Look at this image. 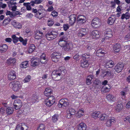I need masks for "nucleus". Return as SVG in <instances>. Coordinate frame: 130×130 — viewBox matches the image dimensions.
Masks as SVG:
<instances>
[{
    "label": "nucleus",
    "instance_id": "1",
    "mask_svg": "<svg viewBox=\"0 0 130 130\" xmlns=\"http://www.w3.org/2000/svg\"><path fill=\"white\" fill-rule=\"evenodd\" d=\"M66 72V70L63 67H60L58 70L53 71L52 74V77L55 80H59L63 78Z\"/></svg>",
    "mask_w": 130,
    "mask_h": 130
},
{
    "label": "nucleus",
    "instance_id": "2",
    "mask_svg": "<svg viewBox=\"0 0 130 130\" xmlns=\"http://www.w3.org/2000/svg\"><path fill=\"white\" fill-rule=\"evenodd\" d=\"M9 86L15 91H19L21 87L20 82L17 81H14L10 82L9 84Z\"/></svg>",
    "mask_w": 130,
    "mask_h": 130
},
{
    "label": "nucleus",
    "instance_id": "3",
    "mask_svg": "<svg viewBox=\"0 0 130 130\" xmlns=\"http://www.w3.org/2000/svg\"><path fill=\"white\" fill-rule=\"evenodd\" d=\"M12 41L14 43H16L19 40L21 42H22L24 45H25L26 44L27 40L24 39L21 37H17L15 35H13L12 36Z\"/></svg>",
    "mask_w": 130,
    "mask_h": 130
},
{
    "label": "nucleus",
    "instance_id": "4",
    "mask_svg": "<svg viewBox=\"0 0 130 130\" xmlns=\"http://www.w3.org/2000/svg\"><path fill=\"white\" fill-rule=\"evenodd\" d=\"M55 99L54 96L51 95L45 99L44 103L47 106L50 107L55 103Z\"/></svg>",
    "mask_w": 130,
    "mask_h": 130
},
{
    "label": "nucleus",
    "instance_id": "5",
    "mask_svg": "<svg viewBox=\"0 0 130 130\" xmlns=\"http://www.w3.org/2000/svg\"><path fill=\"white\" fill-rule=\"evenodd\" d=\"M58 33L56 32L52 31L47 33L45 36L46 39L48 40H53L57 37Z\"/></svg>",
    "mask_w": 130,
    "mask_h": 130
},
{
    "label": "nucleus",
    "instance_id": "6",
    "mask_svg": "<svg viewBox=\"0 0 130 130\" xmlns=\"http://www.w3.org/2000/svg\"><path fill=\"white\" fill-rule=\"evenodd\" d=\"M91 25L94 28H99L101 25L100 20L97 18H95L92 20Z\"/></svg>",
    "mask_w": 130,
    "mask_h": 130
},
{
    "label": "nucleus",
    "instance_id": "7",
    "mask_svg": "<svg viewBox=\"0 0 130 130\" xmlns=\"http://www.w3.org/2000/svg\"><path fill=\"white\" fill-rule=\"evenodd\" d=\"M69 104L68 100L66 98L61 99L59 101V104H58V106L59 107H65L67 106Z\"/></svg>",
    "mask_w": 130,
    "mask_h": 130
},
{
    "label": "nucleus",
    "instance_id": "8",
    "mask_svg": "<svg viewBox=\"0 0 130 130\" xmlns=\"http://www.w3.org/2000/svg\"><path fill=\"white\" fill-rule=\"evenodd\" d=\"M60 53L57 52H54L51 55V58L52 61L55 62H57L60 57Z\"/></svg>",
    "mask_w": 130,
    "mask_h": 130
},
{
    "label": "nucleus",
    "instance_id": "9",
    "mask_svg": "<svg viewBox=\"0 0 130 130\" xmlns=\"http://www.w3.org/2000/svg\"><path fill=\"white\" fill-rule=\"evenodd\" d=\"M13 106L14 108L16 110L19 109L22 106V102L19 99L16 100L14 102Z\"/></svg>",
    "mask_w": 130,
    "mask_h": 130
},
{
    "label": "nucleus",
    "instance_id": "10",
    "mask_svg": "<svg viewBox=\"0 0 130 130\" xmlns=\"http://www.w3.org/2000/svg\"><path fill=\"white\" fill-rule=\"evenodd\" d=\"M124 67V64L121 63H117L114 69L117 72H120L123 69Z\"/></svg>",
    "mask_w": 130,
    "mask_h": 130
},
{
    "label": "nucleus",
    "instance_id": "11",
    "mask_svg": "<svg viewBox=\"0 0 130 130\" xmlns=\"http://www.w3.org/2000/svg\"><path fill=\"white\" fill-rule=\"evenodd\" d=\"M28 128V127L26 124L22 123L17 125L15 130H27Z\"/></svg>",
    "mask_w": 130,
    "mask_h": 130
},
{
    "label": "nucleus",
    "instance_id": "12",
    "mask_svg": "<svg viewBox=\"0 0 130 130\" xmlns=\"http://www.w3.org/2000/svg\"><path fill=\"white\" fill-rule=\"evenodd\" d=\"M112 32L110 28L106 29L104 32V36L106 39H108L111 38L112 36Z\"/></svg>",
    "mask_w": 130,
    "mask_h": 130
},
{
    "label": "nucleus",
    "instance_id": "13",
    "mask_svg": "<svg viewBox=\"0 0 130 130\" xmlns=\"http://www.w3.org/2000/svg\"><path fill=\"white\" fill-rule=\"evenodd\" d=\"M15 72L13 71H10L8 74V80H12L15 79L16 77Z\"/></svg>",
    "mask_w": 130,
    "mask_h": 130
},
{
    "label": "nucleus",
    "instance_id": "14",
    "mask_svg": "<svg viewBox=\"0 0 130 130\" xmlns=\"http://www.w3.org/2000/svg\"><path fill=\"white\" fill-rule=\"evenodd\" d=\"M121 46L119 43H117L113 45V50L115 53H119L121 49Z\"/></svg>",
    "mask_w": 130,
    "mask_h": 130
},
{
    "label": "nucleus",
    "instance_id": "15",
    "mask_svg": "<svg viewBox=\"0 0 130 130\" xmlns=\"http://www.w3.org/2000/svg\"><path fill=\"white\" fill-rule=\"evenodd\" d=\"M86 20V17L84 15H79L77 18V22L78 23H84Z\"/></svg>",
    "mask_w": 130,
    "mask_h": 130
},
{
    "label": "nucleus",
    "instance_id": "16",
    "mask_svg": "<svg viewBox=\"0 0 130 130\" xmlns=\"http://www.w3.org/2000/svg\"><path fill=\"white\" fill-rule=\"evenodd\" d=\"M69 23L71 25H73L75 23L76 20V15L75 14L70 15L69 17Z\"/></svg>",
    "mask_w": 130,
    "mask_h": 130
},
{
    "label": "nucleus",
    "instance_id": "17",
    "mask_svg": "<svg viewBox=\"0 0 130 130\" xmlns=\"http://www.w3.org/2000/svg\"><path fill=\"white\" fill-rule=\"evenodd\" d=\"M116 122L114 118L112 117L108 120L106 122V124L107 126L110 127L113 123Z\"/></svg>",
    "mask_w": 130,
    "mask_h": 130
},
{
    "label": "nucleus",
    "instance_id": "18",
    "mask_svg": "<svg viewBox=\"0 0 130 130\" xmlns=\"http://www.w3.org/2000/svg\"><path fill=\"white\" fill-rule=\"evenodd\" d=\"M8 49V46L5 44L0 45V53H2L6 52Z\"/></svg>",
    "mask_w": 130,
    "mask_h": 130
},
{
    "label": "nucleus",
    "instance_id": "19",
    "mask_svg": "<svg viewBox=\"0 0 130 130\" xmlns=\"http://www.w3.org/2000/svg\"><path fill=\"white\" fill-rule=\"evenodd\" d=\"M87 31L85 29H81L79 30L78 33L79 36L82 37L86 34Z\"/></svg>",
    "mask_w": 130,
    "mask_h": 130
},
{
    "label": "nucleus",
    "instance_id": "20",
    "mask_svg": "<svg viewBox=\"0 0 130 130\" xmlns=\"http://www.w3.org/2000/svg\"><path fill=\"white\" fill-rule=\"evenodd\" d=\"M100 32L97 30H94L91 33V36L93 38H98L100 36Z\"/></svg>",
    "mask_w": 130,
    "mask_h": 130
},
{
    "label": "nucleus",
    "instance_id": "21",
    "mask_svg": "<svg viewBox=\"0 0 130 130\" xmlns=\"http://www.w3.org/2000/svg\"><path fill=\"white\" fill-rule=\"evenodd\" d=\"M43 33L39 31H37L35 32V38L36 39H39L42 38Z\"/></svg>",
    "mask_w": 130,
    "mask_h": 130
},
{
    "label": "nucleus",
    "instance_id": "22",
    "mask_svg": "<svg viewBox=\"0 0 130 130\" xmlns=\"http://www.w3.org/2000/svg\"><path fill=\"white\" fill-rule=\"evenodd\" d=\"M116 16L115 15H113L111 16V17H109L108 20V23L110 25H111L113 24L116 18Z\"/></svg>",
    "mask_w": 130,
    "mask_h": 130
},
{
    "label": "nucleus",
    "instance_id": "23",
    "mask_svg": "<svg viewBox=\"0 0 130 130\" xmlns=\"http://www.w3.org/2000/svg\"><path fill=\"white\" fill-rule=\"evenodd\" d=\"M87 126L86 124L83 123H80L78 126V130H86Z\"/></svg>",
    "mask_w": 130,
    "mask_h": 130
},
{
    "label": "nucleus",
    "instance_id": "24",
    "mask_svg": "<svg viewBox=\"0 0 130 130\" xmlns=\"http://www.w3.org/2000/svg\"><path fill=\"white\" fill-rule=\"evenodd\" d=\"M72 46V45L71 43H67L63 47L64 50L66 51H68Z\"/></svg>",
    "mask_w": 130,
    "mask_h": 130
},
{
    "label": "nucleus",
    "instance_id": "25",
    "mask_svg": "<svg viewBox=\"0 0 130 130\" xmlns=\"http://www.w3.org/2000/svg\"><path fill=\"white\" fill-rule=\"evenodd\" d=\"M16 61L15 59L10 58L7 60L6 63L9 64H13L16 62Z\"/></svg>",
    "mask_w": 130,
    "mask_h": 130
},
{
    "label": "nucleus",
    "instance_id": "26",
    "mask_svg": "<svg viewBox=\"0 0 130 130\" xmlns=\"http://www.w3.org/2000/svg\"><path fill=\"white\" fill-rule=\"evenodd\" d=\"M38 12L42 13L43 14L45 15L46 14V10L44 9L42 6L40 5L39 6V9L38 10Z\"/></svg>",
    "mask_w": 130,
    "mask_h": 130
},
{
    "label": "nucleus",
    "instance_id": "27",
    "mask_svg": "<svg viewBox=\"0 0 130 130\" xmlns=\"http://www.w3.org/2000/svg\"><path fill=\"white\" fill-rule=\"evenodd\" d=\"M52 93V90L50 88H46L44 92V94L45 96H49Z\"/></svg>",
    "mask_w": 130,
    "mask_h": 130
},
{
    "label": "nucleus",
    "instance_id": "28",
    "mask_svg": "<svg viewBox=\"0 0 130 130\" xmlns=\"http://www.w3.org/2000/svg\"><path fill=\"white\" fill-rule=\"evenodd\" d=\"M114 62L111 60H109L108 61L105 65V67L108 68H112L113 66Z\"/></svg>",
    "mask_w": 130,
    "mask_h": 130
},
{
    "label": "nucleus",
    "instance_id": "29",
    "mask_svg": "<svg viewBox=\"0 0 130 130\" xmlns=\"http://www.w3.org/2000/svg\"><path fill=\"white\" fill-rule=\"evenodd\" d=\"M80 63L81 66L83 68L87 67L89 65L88 61L87 60H81Z\"/></svg>",
    "mask_w": 130,
    "mask_h": 130
},
{
    "label": "nucleus",
    "instance_id": "30",
    "mask_svg": "<svg viewBox=\"0 0 130 130\" xmlns=\"http://www.w3.org/2000/svg\"><path fill=\"white\" fill-rule=\"evenodd\" d=\"M45 55L43 54L40 56V62L42 63H45L47 62V59L45 57Z\"/></svg>",
    "mask_w": 130,
    "mask_h": 130
},
{
    "label": "nucleus",
    "instance_id": "31",
    "mask_svg": "<svg viewBox=\"0 0 130 130\" xmlns=\"http://www.w3.org/2000/svg\"><path fill=\"white\" fill-rule=\"evenodd\" d=\"M84 114V111L82 109H80L78 110L76 114V117L78 118H80Z\"/></svg>",
    "mask_w": 130,
    "mask_h": 130
},
{
    "label": "nucleus",
    "instance_id": "32",
    "mask_svg": "<svg viewBox=\"0 0 130 130\" xmlns=\"http://www.w3.org/2000/svg\"><path fill=\"white\" fill-rule=\"evenodd\" d=\"M13 26L15 28H22V25L21 24L16 22L13 21L12 23Z\"/></svg>",
    "mask_w": 130,
    "mask_h": 130
},
{
    "label": "nucleus",
    "instance_id": "33",
    "mask_svg": "<svg viewBox=\"0 0 130 130\" xmlns=\"http://www.w3.org/2000/svg\"><path fill=\"white\" fill-rule=\"evenodd\" d=\"M123 108V105L121 103H119L117 104L115 110L119 112Z\"/></svg>",
    "mask_w": 130,
    "mask_h": 130
},
{
    "label": "nucleus",
    "instance_id": "34",
    "mask_svg": "<svg viewBox=\"0 0 130 130\" xmlns=\"http://www.w3.org/2000/svg\"><path fill=\"white\" fill-rule=\"evenodd\" d=\"M114 96L111 94H109L106 96L107 99L110 102L114 101Z\"/></svg>",
    "mask_w": 130,
    "mask_h": 130
},
{
    "label": "nucleus",
    "instance_id": "35",
    "mask_svg": "<svg viewBox=\"0 0 130 130\" xmlns=\"http://www.w3.org/2000/svg\"><path fill=\"white\" fill-rule=\"evenodd\" d=\"M108 118V116L106 114H101L100 113L99 118L101 120H103L106 119Z\"/></svg>",
    "mask_w": 130,
    "mask_h": 130
},
{
    "label": "nucleus",
    "instance_id": "36",
    "mask_svg": "<svg viewBox=\"0 0 130 130\" xmlns=\"http://www.w3.org/2000/svg\"><path fill=\"white\" fill-rule=\"evenodd\" d=\"M6 110L7 114L8 115L12 113L13 112V108L11 107H8Z\"/></svg>",
    "mask_w": 130,
    "mask_h": 130
},
{
    "label": "nucleus",
    "instance_id": "37",
    "mask_svg": "<svg viewBox=\"0 0 130 130\" xmlns=\"http://www.w3.org/2000/svg\"><path fill=\"white\" fill-rule=\"evenodd\" d=\"M100 114V112H95L92 114V116L94 118H96L97 117L99 118Z\"/></svg>",
    "mask_w": 130,
    "mask_h": 130
},
{
    "label": "nucleus",
    "instance_id": "38",
    "mask_svg": "<svg viewBox=\"0 0 130 130\" xmlns=\"http://www.w3.org/2000/svg\"><path fill=\"white\" fill-rule=\"evenodd\" d=\"M110 88V86L109 85H106V86H104L101 89L102 91L104 90L105 92H108L109 91Z\"/></svg>",
    "mask_w": 130,
    "mask_h": 130
},
{
    "label": "nucleus",
    "instance_id": "39",
    "mask_svg": "<svg viewBox=\"0 0 130 130\" xmlns=\"http://www.w3.org/2000/svg\"><path fill=\"white\" fill-rule=\"evenodd\" d=\"M104 54L105 53L102 52L101 49L98 50L96 52V55L98 56H102L104 55Z\"/></svg>",
    "mask_w": 130,
    "mask_h": 130
},
{
    "label": "nucleus",
    "instance_id": "40",
    "mask_svg": "<svg viewBox=\"0 0 130 130\" xmlns=\"http://www.w3.org/2000/svg\"><path fill=\"white\" fill-rule=\"evenodd\" d=\"M28 65V62L26 61L22 62L20 65L21 68H26Z\"/></svg>",
    "mask_w": 130,
    "mask_h": 130
},
{
    "label": "nucleus",
    "instance_id": "41",
    "mask_svg": "<svg viewBox=\"0 0 130 130\" xmlns=\"http://www.w3.org/2000/svg\"><path fill=\"white\" fill-rule=\"evenodd\" d=\"M23 5L24 6L26 7V8L27 10H30L31 9L30 3H23Z\"/></svg>",
    "mask_w": 130,
    "mask_h": 130
},
{
    "label": "nucleus",
    "instance_id": "42",
    "mask_svg": "<svg viewBox=\"0 0 130 130\" xmlns=\"http://www.w3.org/2000/svg\"><path fill=\"white\" fill-rule=\"evenodd\" d=\"M35 45L33 44H32L30 45L29 46L28 52L29 53H31L33 52V51L35 50Z\"/></svg>",
    "mask_w": 130,
    "mask_h": 130
},
{
    "label": "nucleus",
    "instance_id": "43",
    "mask_svg": "<svg viewBox=\"0 0 130 130\" xmlns=\"http://www.w3.org/2000/svg\"><path fill=\"white\" fill-rule=\"evenodd\" d=\"M42 14V13L38 12L37 13L35 14V16L37 18L40 19L45 16Z\"/></svg>",
    "mask_w": 130,
    "mask_h": 130
},
{
    "label": "nucleus",
    "instance_id": "44",
    "mask_svg": "<svg viewBox=\"0 0 130 130\" xmlns=\"http://www.w3.org/2000/svg\"><path fill=\"white\" fill-rule=\"evenodd\" d=\"M102 74H103V75L104 77L109 76L111 75L110 72L108 71H103L102 72Z\"/></svg>",
    "mask_w": 130,
    "mask_h": 130
},
{
    "label": "nucleus",
    "instance_id": "45",
    "mask_svg": "<svg viewBox=\"0 0 130 130\" xmlns=\"http://www.w3.org/2000/svg\"><path fill=\"white\" fill-rule=\"evenodd\" d=\"M59 116L58 115L55 114L52 117V121L54 122L57 121L58 119Z\"/></svg>",
    "mask_w": 130,
    "mask_h": 130
},
{
    "label": "nucleus",
    "instance_id": "46",
    "mask_svg": "<svg viewBox=\"0 0 130 130\" xmlns=\"http://www.w3.org/2000/svg\"><path fill=\"white\" fill-rule=\"evenodd\" d=\"M90 55L89 54H88L85 53L82 55L81 57L86 59H89L90 58Z\"/></svg>",
    "mask_w": 130,
    "mask_h": 130
},
{
    "label": "nucleus",
    "instance_id": "47",
    "mask_svg": "<svg viewBox=\"0 0 130 130\" xmlns=\"http://www.w3.org/2000/svg\"><path fill=\"white\" fill-rule=\"evenodd\" d=\"M67 111L69 113H70L72 115H74L75 113V110L72 108H69Z\"/></svg>",
    "mask_w": 130,
    "mask_h": 130
},
{
    "label": "nucleus",
    "instance_id": "48",
    "mask_svg": "<svg viewBox=\"0 0 130 130\" xmlns=\"http://www.w3.org/2000/svg\"><path fill=\"white\" fill-rule=\"evenodd\" d=\"M67 43L65 41H59L58 44L61 47H63Z\"/></svg>",
    "mask_w": 130,
    "mask_h": 130
},
{
    "label": "nucleus",
    "instance_id": "49",
    "mask_svg": "<svg viewBox=\"0 0 130 130\" xmlns=\"http://www.w3.org/2000/svg\"><path fill=\"white\" fill-rule=\"evenodd\" d=\"M31 76L30 75L27 76L24 80V83H27L29 82Z\"/></svg>",
    "mask_w": 130,
    "mask_h": 130
},
{
    "label": "nucleus",
    "instance_id": "50",
    "mask_svg": "<svg viewBox=\"0 0 130 130\" xmlns=\"http://www.w3.org/2000/svg\"><path fill=\"white\" fill-rule=\"evenodd\" d=\"M45 126L43 124H41L37 128V130H45Z\"/></svg>",
    "mask_w": 130,
    "mask_h": 130
},
{
    "label": "nucleus",
    "instance_id": "51",
    "mask_svg": "<svg viewBox=\"0 0 130 130\" xmlns=\"http://www.w3.org/2000/svg\"><path fill=\"white\" fill-rule=\"evenodd\" d=\"M32 66L33 67H35L39 64V62L38 61H33L32 62Z\"/></svg>",
    "mask_w": 130,
    "mask_h": 130
},
{
    "label": "nucleus",
    "instance_id": "52",
    "mask_svg": "<svg viewBox=\"0 0 130 130\" xmlns=\"http://www.w3.org/2000/svg\"><path fill=\"white\" fill-rule=\"evenodd\" d=\"M6 14L7 15H9L10 17L11 18L13 17V15L12 12H11L10 11H8L6 12Z\"/></svg>",
    "mask_w": 130,
    "mask_h": 130
},
{
    "label": "nucleus",
    "instance_id": "53",
    "mask_svg": "<svg viewBox=\"0 0 130 130\" xmlns=\"http://www.w3.org/2000/svg\"><path fill=\"white\" fill-rule=\"evenodd\" d=\"M73 115H71L70 113L67 111H66V117L68 118H71Z\"/></svg>",
    "mask_w": 130,
    "mask_h": 130
},
{
    "label": "nucleus",
    "instance_id": "54",
    "mask_svg": "<svg viewBox=\"0 0 130 130\" xmlns=\"http://www.w3.org/2000/svg\"><path fill=\"white\" fill-rule=\"evenodd\" d=\"M13 2L14 1L12 0H11L10 1L8 4V6L9 7H10L12 5H15L16 4V3L14 2Z\"/></svg>",
    "mask_w": 130,
    "mask_h": 130
},
{
    "label": "nucleus",
    "instance_id": "55",
    "mask_svg": "<svg viewBox=\"0 0 130 130\" xmlns=\"http://www.w3.org/2000/svg\"><path fill=\"white\" fill-rule=\"evenodd\" d=\"M53 22L51 20H48V25L49 26H52L54 24Z\"/></svg>",
    "mask_w": 130,
    "mask_h": 130
},
{
    "label": "nucleus",
    "instance_id": "56",
    "mask_svg": "<svg viewBox=\"0 0 130 130\" xmlns=\"http://www.w3.org/2000/svg\"><path fill=\"white\" fill-rule=\"evenodd\" d=\"M93 78V76L91 75H89L87 77V79L89 80H91Z\"/></svg>",
    "mask_w": 130,
    "mask_h": 130
},
{
    "label": "nucleus",
    "instance_id": "57",
    "mask_svg": "<svg viewBox=\"0 0 130 130\" xmlns=\"http://www.w3.org/2000/svg\"><path fill=\"white\" fill-rule=\"evenodd\" d=\"M34 1L35 4H39L42 2V0H35Z\"/></svg>",
    "mask_w": 130,
    "mask_h": 130
},
{
    "label": "nucleus",
    "instance_id": "58",
    "mask_svg": "<svg viewBox=\"0 0 130 130\" xmlns=\"http://www.w3.org/2000/svg\"><path fill=\"white\" fill-rule=\"evenodd\" d=\"M12 13H13L14 17L17 15L19 14V11H14V12H12Z\"/></svg>",
    "mask_w": 130,
    "mask_h": 130
},
{
    "label": "nucleus",
    "instance_id": "59",
    "mask_svg": "<svg viewBox=\"0 0 130 130\" xmlns=\"http://www.w3.org/2000/svg\"><path fill=\"white\" fill-rule=\"evenodd\" d=\"M0 112L1 114H3L5 112V111L3 108H1L0 109Z\"/></svg>",
    "mask_w": 130,
    "mask_h": 130
},
{
    "label": "nucleus",
    "instance_id": "60",
    "mask_svg": "<svg viewBox=\"0 0 130 130\" xmlns=\"http://www.w3.org/2000/svg\"><path fill=\"white\" fill-rule=\"evenodd\" d=\"M33 16L32 14L31 13H28L26 15V17L27 18H31Z\"/></svg>",
    "mask_w": 130,
    "mask_h": 130
},
{
    "label": "nucleus",
    "instance_id": "61",
    "mask_svg": "<svg viewBox=\"0 0 130 130\" xmlns=\"http://www.w3.org/2000/svg\"><path fill=\"white\" fill-rule=\"evenodd\" d=\"M54 9V8L52 6H50L48 7V9L47 10V11L48 12L51 11H53Z\"/></svg>",
    "mask_w": 130,
    "mask_h": 130
},
{
    "label": "nucleus",
    "instance_id": "62",
    "mask_svg": "<svg viewBox=\"0 0 130 130\" xmlns=\"http://www.w3.org/2000/svg\"><path fill=\"white\" fill-rule=\"evenodd\" d=\"M69 28V26L68 24H66L64 25L63 28L64 30L65 31L66 30L68 29Z\"/></svg>",
    "mask_w": 130,
    "mask_h": 130
},
{
    "label": "nucleus",
    "instance_id": "63",
    "mask_svg": "<svg viewBox=\"0 0 130 130\" xmlns=\"http://www.w3.org/2000/svg\"><path fill=\"white\" fill-rule=\"evenodd\" d=\"M120 94L122 96H123L124 97V98L125 97V95L126 94L125 92L124 91H122L120 92Z\"/></svg>",
    "mask_w": 130,
    "mask_h": 130
},
{
    "label": "nucleus",
    "instance_id": "64",
    "mask_svg": "<svg viewBox=\"0 0 130 130\" xmlns=\"http://www.w3.org/2000/svg\"><path fill=\"white\" fill-rule=\"evenodd\" d=\"M126 107L127 108H130V101L128 102L126 104Z\"/></svg>",
    "mask_w": 130,
    "mask_h": 130
}]
</instances>
